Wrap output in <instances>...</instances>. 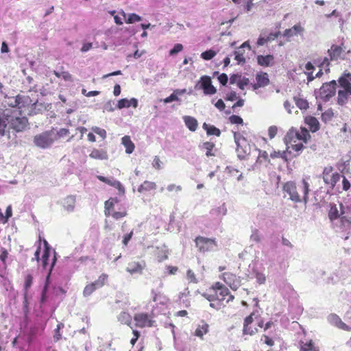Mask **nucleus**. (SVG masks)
Masks as SVG:
<instances>
[{
	"label": "nucleus",
	"instance_id": "f257e3e1",
	"mask_svg": "<svg viewBox=\"0 0 351 351\" xmlns=\"http://www.w3.org/2000/svg\"><path fill=\"white\" fill-rule=\"evenodd\" d=\"M28 120L18 110H5L0 111V138L8 135L9 130L22 132L27 126Z\"/></svg>",
	"mask_w": 351,
	"mask_h": 351
},
{
	"label": "nucleus",
	"instance_id": "f03ea898",
	"mask_svg": "<svg viewBox=\"0 0 351 351\" xmlns=\"http://www.w3.org/2000/svg\"><path fill=\"white\" fill-rule=\"evenodd\" d=\"M309 184L304 179L298 183L287 182L283 186V191L289 196V199L294 202H308Z\"/></svg>",
	"mask_w": 351,
	"mask_h": 351
},
{
	"label": "nucleus",
	"instance_id": "7ed1b4c3",
	"mask_svg": "<svg viewBox=\"0 0 351 351\" xmlns=\"http://www.w3.org/2000/svg\"><path fill=\"white\" fill-rule=\"evenodd\" d=\"M338 82L341 88L338 91L337 104L343 106L351 97V73L343 74Z\"/></svg>",
	"mask_w": 351,
	"mask_h": 351
},
{
	"label": "nucleus",
	"instance_id": "20e7f679",
	"mask_svg": "<svg viewBox=\"0 0 351 351\" xmlns=\"http://www.w3.org/2000/svg\"><path fill=\"white\" fill-rule=\"evenodd\" d=\"M58 134L53 130L37 134L34 138V144L42 149L49 147L57 139Z\"/></svg>",
	"mask_w": 351,
	"mask_h": 351
},
{
	"label": "nucleus",
	"instance_id": "39448f33",
	"mask_svg": "<svg viewBox=\"0 0 351 351\" xmlns=\"http://www.w3.org/2000/svg\"><path fill=\"white\" fill-rule=\"evenodd\" d=\"M336 86L337 82L335 80L324 84L318 90L315 92L317 100H321L324 102L329 101L335 94Z\"/></svg>",
	"mask_w": 351,
	"mask_h": 351
},
{
	"label": "nucleus",
	"instance_id": "423d86ee",
	"mask_svg": "<svg viewBox=\"0 0 351 351\" xmlns=\"http://www.w3.org/2000/svg\"><path fill=\"white\" fill-rule=\"evenodd\" d=\"M234 141L237 144V156L240 159H244L251 152V146L247 139L239 133H234Z\"/></svg>",
	"mask_w": 351,
	"mask_h": 351
},
{
	"label": "nucleus",
	"instance_id": "0eeeda50",
	"mask_svg": "<svg viewBox=\"0 0 351 351\" xmlns=\"http://www.w3.org/2000/svg\"><path fill=\"white\" fill-rule=\"evenodd\" d=\"M195 243L199 250L202 252L215 250L217 245L214 239L199 237L195 239Z\"/></svg>",
	"mask_w": 351,
	"mask_h": 351
},
{
	"label": "nucleus",
	"instance_id": "6e6552de",
	"mask_svg": "<svg viewBox=\"0 0 351 351\" xmlns=\"http://www.w3.org/2000/svg\"><path fill=\"white\" fill-rule=\"evenodd\" d=\"M215 298L217 300L220 302L226 300V302L228 303L234 300V296L230 293L227 287L220 285L219 282L215 285Z\"/></svg>",
	"mask_w": 351,
	"mask_h": 351
},
{
	"label": "nucleus",
	"instance_id": "1a4fd4ad",
	"mask_svg": "<svg viewBox=\"0 0 351 351\" xmlns=\"http://www.w3.org/2000/svg\"><path fill=\"white\" fill-rule=\"evenodd\" d=\"M332 167H325L322 173L324 182L333 187L340 179V175L337 173L332 172Z\"/></svg>",
	"mask_w": 351,
	"mask_h": 351
},
{
	"label": "nucleus",
	"instance_id": "9d476101",
	"mask_svg": "<svg viewBox=\"0 0 351 351\" xmlns=\"http://www.w3.org/2000/svg\"><path fill=\"white\" fill-rule=\"evenodd\" d=\"M135 326L139 328L151 327L153 326V321L146 313H136L134 316Z\"/></svg>",
	"mask_w": 351,
	"mask_h": 351
},
{
	"label": "nucleus",
	"instance_id": "9b49d317",
	"mask_svg": "<svg viewBox=\"0 0 351 351\" xmlns=\"http://www.w3.org/2000/svg\"><path fill=\"white\" fill-rule=\"evenodd\" d=\"M200 88L204 90L206 95H213L217 92V89L212 85L211 79L207 75L201 77Z\"/></svg>",
	"mask_w": 351,
	"mask_h": 351
},
{
	"label": "nucleus",
	"instance_id": "f8f14e48",
	"mask_svg": "<svg viewBox=\"0 0 351 351\" xmlns=\"http://www.w3.org/2000/svg\"><path fill=\"white\" fill-rule=\"evenodd\" d=\"M328 322L340 328V329H342V330H350L351 328L348 326L346 325L344 322H342L341 319L336 314H330L328 316Z\"/></svg>",
	"mask_w": 351,
	"mask_h": 351
},
{
	"label": "nucleus",
	"instance_id": "ddd939ff",
	"mask_svg": "<svg viewBox=\"0 0 351 351\" xmlns=\"http://www.w3.org/2000/svg\"><path fill=\"white\" fill-rule=\"evenodd\" d=\"M293 136H295L297 140H302L304 143H306L307 140L310 138L309 132L305 128H300V129L297 131L291 130L288 133V136L293 138Z\"/></svg>",
	"mask_w": 351,
	"mask_h": 351
},
{
	"label": "nucleus",
	"instance_id": "4468645a",
	"mask_svg": "<svg viewBox=\"0 0 351 351\" xmlns=\"http://www.w3.org/2000/svg\"><path fill=\"white\" fill-rule=\"evenodd\" d=\"M223 280L230 288L233 290H237L240 286V282L237 276L230 273L223 274Z\"/></svg>",
	"mask_w": 351,
	"mask_h": 351
},
{
	"label": "nucleus",
	"instance_id": "2eb2a0df",
	"mask_svg": "<svg viewBox=\"0 0 351 351\" xmlns=\"http://www.w3.org/2000/svg\"><path fill=\"white\" fill-rule=\"evenodd\" d=\"M17 108L22 109L26 107H29L32 105H36V101L33 100L27 95H18Z\"/></svg>",
	"mask_w": 351,
	"mask_h": 351
},
{
	"label": "nucleus",
	"instance_id": "dca6fc26",
	"mask_svg": "<svg viewBox=\"0 0 351 351\" xmlns=\"http://www.w3.org/2000/svg\"><path fill=\"white\" fill-rule=\"evenodd\" d=\"M202 150L206 151V156H215L216 155L217 149L215 145L211 142H204L199 145Z\"/></svg>",
	"mask_w": 351,
	"mask_h": 351
},
{
	"label": "nucleus",
	"instance_id": "f3484780",
	"mask_svg": "<svg viewBox=\"0 0 351 351\" xmlns=\"http://www.w3.org/2000/svg\"><path fill=\"white\" fill-rule=\"evenodd\" d=\"M304 28L300 25H295L293 27L289 29H287L283 34V36L287 38H291L298 34H301L304 32Z\"/></svg>",
	"mask_w": 351,
	"mask_h": 351
},
{
	"label": "nucleus",
	"instance_id": "a211bd4d",
	"mask_svg": "<svg viewBox=\"0 0 351 351\" xmlns=\"http://www.w3.org/2000/svg\"><path fill=\"white\" fill-rule=\"evenodd\" d=\"M144 267V263L138 262H132L128 264L126 270L131 274H141Z\"/></svg>",
	"mask_w": 351,
	"mask_h": 351
},
{
	"label": "nucleus",
	"instance_id": "6ab92c4d",
	"mask_svg": "<svg viewBox=\"0 0 351 351\" xmlns=\"http://www.w3.org/2000/svg\"><path fill=\"white\" fill-rule=\"evenodd\" d=\"M257 62L262 66H270L274 64V58L272 55L258 56Z\"/></svg>",
	"mask_w": 351,
	"mask_h": 351
},
{
	"label": "nucleus",
	"instance_id": "aec40b11",
	"mask_svg": "<svg viewBox=\"0 0 351 351\" xmlns=\"http://www.w3.org/2000/svg\"><path fill=\"white\" fill-rule=\"evenodd\" d=\"M138 106V101L135 98H132L130 99H121L118 101L117 108L119 109H122L123 108H129L132 106L136 108Z\"/></svg>",
	"mask_w": 351,
	"mask_h": 351
},
{
	"label": "nucleus",
	"instance_id": "412c9836",
	"mask_svg": "<svg viewBox=\"0 0 351 351\" xmlns=\"http://www.w3.org/2000/svg\"><path fill=\"white\" fill-rule=\"evenodd\" d=\"M341 53V47L335 45H332L331 47L328 50V55L330 57V60L333 61L337 60Z\"/></svg>",
	"mask_w": 351,
	"mask_h": 351
},
{
	"label": "nucleus",
	"instance_id": "4be33fe9",
	"mask_svg": "<svg viewBox=\"0 0 351 351\" xmlns=\"http://www.w3.org/2000/svg\"><path fill=\"white\" fill-rule=\"evenodd\" d=\"M304 121L312 132H315L319 129V123L315 117L311 116L306 117Z\"/></svg>",
	"mask_w": 351,
	"mask_h": 351
},
{
	"label": "nucleus",
	"instance_id": "5701e85b",
	"mask_svg": "<svg viewBox=\"0 0 351 351\" xmlns=\"http://www.w3.org/2000/svg\"><path fill=\"white\" fill-rule=\"evenodd\" d=\"M210 215L217 218H221L225 216L227 213V208L225 204H222L221 206L213 208L210 212Z\"/></svg>",
	"mask_w": 351,
	"mask_h": 351
},
{
	"label": "nucleus",
	"instance_id": "b1692460",
	"mask_svg": "<svg viewBox=\"0 0 351 351\" xmlns=\"http://www.w3.org/2000/svg\"><path fill=\"white\" fill-rule=\"evenodd\" d=\"M183 120L186 127L191 131L194 132L197 130L198 123L197 121L194 117L191 116H184L183 117Z\"/></svg>",
	"mask_w": 351,
	"mask_h": 351
},
{
	"label": "nucleus",
	"instance_id": "393cba45",
	"mask_svg": "<svg viewBox=\"0 0 351 351\" xmlns=\"http://www.w3.org/2000/svg\"><path fill=\"white\" fill-rule=\"evenodd\" d=\"M121 143L125 147V152L128 154H132L134 149V144L129 136H124L121 139Z\"/></svg>",
	"mask_w": 351,
	"mask_h": 351
},
{
	"label": "nucleus",
	"instance_id": "a878e982",
	"mask_svg": "<svg viewBox=\"0 0 351 351\" xmlns=\"http://www.w3.org/2000/svg\"><path fill=\"white\" fill-rule=\"evenodd\" d=\"M75 204V197L73 195L67 196L64 199L63 202V206L64 208L69 211L71 212L74 210Z\"/></svg>",
	"mask_w": 351,
	"mask_h": 351
},
{
	"label": "nucleus",
	"instance_id": "bb28decb",
	"mask_svg": "<svg viewBox=\"0 0 351 351\" xmlns=\"http://www.w3.org/2000/svg\"><path fill=\"white\" fill-rule=\"evenodd\" d=\"M90 157L97 160H107L108 154L105 150L94 149L90 154Z\"/></svg>",
	"mask_w": 351,
	"mask_h": 351
},
{
	"label": "nucleus",
	"instance_id": "cd10ccee",
	"mask_svg": "<svg viewBox=\"0 0 351 351\" xmlns=\"http://www.w3.org/2000/svg\"><path fill=\"white\" fill-rule=\"evenodd\" d=\"M208 328L209 326L208 324L202 322V324L198 325V326L195 329L194 332V335L202 339L204 335L208 332Z\"/></svg>",
	"mask_w": 351,
	"mask_h": 351
},
{
	"label": "nucleus",
	"instance_id": "c85d7f7f",
	"mask_svg": "<svg viewBox=\"0 0 351 351\" xmlns=\"http://www.w3.org/2000/svg\"><path fill=\"white\" fill-rule=\"evenodd\" d=\"M244 53L245 50L242 47H239L234 51V60L237 61L238 64H244L245 63Z\"/></svg>",
	"mask_w": 351,
	"mask_h": 351
},
{
	"label": "nucleus",
	"instance_id": "c756f323",
	"mask_svg": "<svg viewBox=\"0 0 351 351\" xmlns=\"http://www.w3.org/2000/svg\"><path fill=\"white\" fill-rule=\"evenodd\" d=\"M330 57H324L318 58L315 62L317 64V66L322 69H324L326 72H329L330 69Z\"/></svg>",
	"mask_w": 351,
	"mask_h": 351
},
{
	"label": "nucleus",
	"instance_id": "7c9ffc66",
	"mask_svg": "<svg viewBox=\"0 0 351 351\" xmlns=\"http://www.w3.org/2000/svg\"><path fill=\"white\" fill-rule=\"evenodd\" d=\"M156 188V184L154 182L145 181L138 189V191L142 193L143 191H149L151 190L155 189Z\"/></svg>",
	"mask_w": 351,
	"mask_h": 351
},
{
	"label": "nucleus",
	"instance_id": "2f4dec72",
	"mask_svg": "<svg viewBox=\"0 0 351 351\" xmlns=\"http://www.w3.org/2000/svg\"><path fill=\"white\" fill-rule=\"evenodd\" d=\"M202 128L206 131L208 135H215L217 136H220V130L214 125H208L206 123H204L202 125Z\"/></svg>",
	"mask_w": 351,
	"mask_h": 351
},
{
	"label": "nucleus",
	"instance_id": "473e14b6",
	"mask_svg": "<svg viewBox=\"0 0 351 351\" xmlns=\"http://www.w3.org/2000/svg\"><path fill=\"white\" fill-rule=\"evenodd\" d=\"M120 14H121L124 19H125V22L127 23H133L141 21V17L134 13L128 14V18L126 14L123 11H121Z\"/></svg>",
	"mask_w": 351,
	"mask_h": 351
},
{
	"label": "nucleus",
	"instance_id": "72a5a7b5",
	"mask_svg": "<svg viewBox=\"0 0 351 351\" xmlns=\"http://www.w3.org/2000/svg\"><path fill=\"white\" fill-rule=\"evenodd\" d=\"M105 183L117 188L119 190V194L123 195L125 193V189L119 181L107 178Z\"/></svg>",
	"mask_w": 351,
	"mask_h": 351
},
{
	"label": "nucleus",
	"instance_id": "f704fd0d",
	"mask_svg": "<svg viewBox=\"0 0 351 351\" xmlns=\"http://www.w3.org/2000/svg\"><path fill=\"white\" fill-rule=\"evenodd\" d=\"M300 345V351H319L318 348L314 346L311 340L306 343L301 341Z\"/></svg>",
	"mask_w": 351,
	"mask_h": 351
},
{
	"label": "nucleus",
	"instance_id": "c9c22d12",
	"mask_svg": "<svg viewBox=\"0 0 351 351\" xmlns=\"http://www.w3.org/2000/svg\"><path fill=\"white\" fill-rule=\"evenodd\" d=\"M256 82L259 84V86H261L262 87L267 86L269 82L268 75L266 73L257 74L256 76Z\"/></svg>",
	"mask_w": 351,
	"mask_h": 351
},
{
	"label": "nucleus",
	"instance_id": "e433bc0d",
	"mask_svg": "<svg viewBox=\"0 0 351 351\" xmlns=\"http://www.w3.org/2000/svg\"><path fill=\"white\" fill-rule=\"evenodd\" d=\"M253 315H254V313L250 314L244 320L243 334H245V335H252L255 332L254 330H251V331L247 330V326H249L250 324H252L253 322Z\"/></svg>",
	"mask_w": 351,
	"mask_h": 351
},
{
	"label": "nucleus",
	"instance_id": "4c0bfd02",
	"mask_svg": "<svg viewBox=\"0 0 351 351\" xmlns=\"http://www.w3.org/2000/svg\"><path fill=\"white\" fill-rule=\"evenodd\" d=\"M56 256L53 257V262L51 263V265L50 267V269H49V271L48 273V275L46 278V282H45V285L43 288V293H42V302H43L45 299V294H46V291H47V287H48V285H49V277H50V274L52 271V268L54 266L55 263H56Z\"/></svg>",
	"mask_w": 351,
	"mask_h": 351
},
{
	"label": "nucleus",
	"instance_id": "58836bf2",
	"mask_svg": "<svg viewBox=\"0 0 351 351\" xmlns=\"http://www.w3.org/2000/svg\"><path fill=\"white\" fill-rule=\"evenodd\" d=\"M118 319L121 323L127 324L128 326H130L131 328H132V327L131 326L132 317L130 316V315L129 313H128L126 312H122L119 315Z\"/></svg>",
	"mask_w": 351,
	"mask_h": 351
},
{
	"label": "nucleus",
	"instance_id": "ea45409f",
	"mask_svg": "<svg viewBox=\"0 0 351 351\" xmlns=\"http://www.w3.org/2000/svg\"><path fill=\"white\" fill-rule=\"evenodd\" d=\"M98 289L95 282H92L88 285H86L84 289L83 295L84 297H88L92 294V293Z\"/></svg>",
	"mask_w": 351,
	"mask_h": 351
},
{
	"label": "nucleus",
	"instance_id": "a19ab883",
	"mask_svg": "<svg viewBox=\"0 0 351 351\" xmlns=\"http://www.w3.org/2000/svg\"><path fill=\"white\" fill-rule=\"evenodd\" d=\"M18 101V95L15 97H7L5 96V104L11 107H16L17 108V102Z\"/></svg>",
	"mask_w": 351,
	"mask_h": 351
},
{
	"label": "nucleus",
	"instance_id": "79ce46f5",
	"mask_svg": "<svg viewBox=\"0 0 351 351\" xmlns=\"http://www.w3.org/2000/svg\"><path fill=\"white\" fill-rule=\"evenodd\" d=\"M116 199H110L105 202V213L106 215L110 214V210L113 208L114 204L117 202Z\"/></svg>",
	"mask_w": 351,
	"mask_h": 351
},
{
	"label": "nucleus",
	"instance_id": "37998d69",
	"mask_svg": "<svg viewBox=\"0 0 351 351\" xmlns=\"http://www.w3.org/2000/svg\"><path fill=\"white\" fill-rule=\"evenodd\" d=\"M216 54L217 53L215 51L210 49L202 53L201 57L204 60H209L214 58L216 56Z\"/></svg>",
	"mask_w": 351,
	"mask_h": 351
},
{
	"label": "nucleus",
	"instance_id": "c03bdc74",
	"mask_svg": "<svg viewBox=\"0 0 351 351\" xmlns=\"http://www.w3.org/2000/svg\"><path fill=\"white\" fill-rule=\"evenodd\" d=\"M294 144H291V146H288L287 151L290 148H291L293 150L297 152L296 155H298L299 153L304 149V145L301 143H296V141H293Z\"/></svg>",
	"mask_w": 351,
	"mask_h": 351
},
{
	"label": "nucleus",
	"instance_id": "a18cd8bd",
	"mask_svg": "<svg viewBox=\"0 0 351 351\" xmlns=\"http://www.w3.org/2000/svg\"><path fill=\"white\" fill-rule=\"evenodd\" d=\"M333 115H334V114H333L332 110L331 109H328L326 111H325L324 113H322V119L325 123H327L332 119Z\"/></svg>",
	"mask_w": 351,
	"mask_h": 351
},
{
	"label": "nucleus",
	"instance_id": "49530a36",
	"mask_svg": "<svg viewBox=\"0 0 351 351\" xmlns=\"http://www.w3.org/2000/svg\"><path fill=\"white\" fill-rule=\"evenodd\" d=\"M186 279L189 282L197 283L199 282L198 278L196 277L195 273L191 270L189 269L186 272Z\"/></svg>",
	"mask_w": 351,
	"mask_h": 351
},
{
	"label": "nucleus",
	"instance_id": "de8ad7c7",
	"mask_svg": "<svg viewBox=\"0 0 351 351\" xmlns=\"http://www.w3.org/2000/svg\"><path fill=\"white\" fill-rule=\"evenodd\" d=\"M107 278L108 275L102 274L101 275L99 276L98 279L94 282L95 285H96L98 288H100L104 285L106 281L107 280Z\"/></svg>",
	"mask_w": 351,
	"mask_h": 351
},
{
	"label": "nucleus",
	"instance_id": "09e8293b",
	"mask_svg": "<svg viewBox=\"0 0 351 351\" xmlns=\"http://www.w3.org/2000/svg\"><path fill=\"white\" fill-rule=\"evenodd\" d=\"M295 104L301 110H306L308 108V103L304 99H296Z\"/></svg>",
	"mask_w": 351,
	"mask_h": 351
},
{
	"label": "nucleus",
	"instance_id": "8fccbe9b",
	"mask_svg": "<svg viewBox=\"0 0 351 351\" xmlns=\"http://www.w3.org/2000/svg\"><path fill=\"white\" fill-rule=\"evenodd\" d=\"M250 240L255 243H259L261 241V236L257 229H254L250 235Z\"/></svg>",
	"mask_w": 351,
	"mask_h": 351
},
{
	"label": "nucleus",
	"instance_id": "3c124183",
	"mask_svg": "<svg viewBox=\"0 0 351 351\" xmlns=\"http://www.w3.org/2000/svg\"><path fill=\"white\" fill-rule=\"evenodd\" d=\"M92 130L97 134L99 135L103 139L106 137V132L104 129L95 126L92 128Z\"/></svg>",
	"mask_w": 351,
	"mask_h": 351
},
{
	"label": "nucleus",
	"instance_id": "603ef678",
	"mask_svg": "<svg viewBox=\"0 0 351 351\" xmlns=\"http://www.w3.org/2000/svg\"><path fill=\"white\" fill-rule=\"evenodd\" d=\"M183 49V46L182 44L178 43L176 44L173 47V48L170 50L169 55L170 56H174L181 51Z\"/></svg>",
	"mask_w": 351,
	"mask_h": 351
},
{
	"label": "nucleus",
	"instance_id": "864d4df0",
	"mask_svg": "<svg viewBox=\"0 0 351 351\" xmlns=\"http://www.w3.org/2000/svg\"><path fill=\"white\" fill-rule=\"evenodd\" d=\"M339 211L337 210V208L336 206L331 207L330 212H329V217L330 219H337L339 217Z\"/></svg>",
	"mask_w": 351,
	"mask_h": 351
},
{
	"label": "nucleus",
	"instance_id": "5fc2aeb1",
	"mask_svg": "<svg viewBox=\"0 0 351 351\" xmlns=\"http://www.w3.org/2000/svg\"><path fill=\"white\" fill-rule=\"evenodd\" d=\"M249 84V79L245 77H241L238 81V86L241 89L243 90L245 86H247Z\"/></svg>",
	"mask_w": 351,
	"mask_h": 351
},
{
	"label": "nucleus",
	"instance_id": "6e6d98bb",
	"mask_svg": "<svg viewBox=\"0 0 351 351\" xmlns=\"http://www.w3.org/2000/svg\"><path fill=\"white\" fill-rule=\"evenodd\" d=\"M230 121L231 123H233V124H242L243 123L242 118L237 115H232L230 117Z\"/></svg>",
	"mask_w": 351,
	"mask_h": 351
},
{
	"label": "nucleus",
	"instance_id": "4d7b16f0",
	"mask_svg": "<svg viewBox=\"0 0 351 351\" xmlns=\"http://www.w3.org/2000/svg\"><path fill=\"white\" fill-rule=\"evenodd\" d=\"M256 282L260 285L264 284L266 280L265 276L263 274L259 272L256 274Z\"/></svg>",
	"mask_w": 351,
	"mask_h": 351
},
{
	"label": "nucleus",
	"instance_id": "13d9d810",
	"mask_svg": "<svg viewBox=\"0 0 351 351\" xmlns=\"http://www.w3.org/2000/svg\"><path fill=\"white\" fill-rule=\"evenodd\" d=\"M167 189L169 191H176V193L180 192L182 190V187L180 185H176L173 184L167 186Z\"/></svg>",
	"mask_w": 351,
	"mask_h": 351
},
{
	"label": "nucleus",
	"instance_id": "bf43d9fd",
	"mask_svg": "<svg viewBox=\"0 0 351 351\" xmlns=\"http://www.w3.org/2000/svg\"><path fill=\"white\" fill-rule=\"evenodd\" d=\"M278 128L276 126H270L268 129L269 137L271 139L276 135Z\"/></svg>",
	"mask_w": 351,
	"mask_h": 351
},
{
	"label": "nucleus",
	"instance_id": "052dcab7",
	"mask_svg": "<svg viewBox=\"0 0 351 351\" xmlns=\"http://www.w3.org/2000/svg\"><path fill=\"white\" fill-rule=\"evenodd\" d=\"M49 257V254L47 252H44L42 256V265L43 268H46L48 264L47 261Z\"/></svg>",
	"mask_w": 351,
	"mask_h": 351
},
{
	"label": "nucleus",
	"instance_id": "680f3d73",
	"mask_svg": "<svg viewBox=\"0 0 351 351\" xmlns=\"http://www.w3.org/2000/svg\"><path fill=\"white\" fill-rule=\"evenodd\" d=\"M271 158H282L286 159V158H287L286 152H274L273 153L271 154Z\"/></svg>",
	"mask_w": 351,
	"mask_h": 351
},
{
	"label": "nucleus",
	"instance_id": "e2e57ef3",
	"mask_svg": "<svg viewBox=\"0 0 351 351\" xmlns=\"http://www.w3.org/2000/svg\"><path fill=\"white\" fill-rule=\"evenodd\" d=\"M174 101H179V97H176L173 93L170 96H169L168 97H167V98L163 99V102L165 104L171 103V102Z\"/></svg>",
	"mask_w": 351,
	"mask_h": 351
},
{
	"label": "nucleus",
	"instance_id": "0e129e2a",
	"mask_svg": "<svg viewBox=\"0 0 351 351\" xmlns=\"http://www.w3.org/2000/svg\"><path fill=\"white\" fill-rule=\"evenodd\" d=\"M114 102L112 101H109L106 102L104 106V110L112 112L114 110Z\"/></svg>",
	"mask_w": 351,
	"mask_h": 351
},
{
	"label": "nucleus",
	"instance_id": "69168bd1",
	"mask_svg": "<svg viewBox=\"0 0 351 351\" xmlns=\"http://www.w3.org/2000/svg\"><path fill=\"white\" fill-rule=\"evenodd\" d=\"M218 80L219 81V82L222 84V85H226L228 82V75L225 73H221L219 77H218Z\"/></svg>",
	"mask_w": 351,
	"mask_h": 351
},
{
	"label": "nucleus",
	"instance_id": "338daca9",
	"mask_svg": "<svg viewBox=\"0 0 351 351\" xmlns=\"http://www.w3.org/2000/svg\"><path fill=\"white\" fill-rule=\"evenodd\" d=\"M267 42H268V38H267V36H263L262 34H261L257 40V45L258 46H262V45H264Z\"/></svg>",
	"mask_w": 351,
	"mask_h": 351
},
{
	"label": "nucleus",
	"instance_id": "774afa93",
	"mask_svg": "<svg viewBox=\"0 0 351 351\" xmlns=\"http://www.w3.org/2000/svg\"><path fill=\"white\" fill-rule=\"evenodd\" d=\"M61 77L65 81H73L71 75L67 71L61 72Z\"/></svg>",
	"mask_w": 351,
	"mask_h": 351
}]
</instances>
